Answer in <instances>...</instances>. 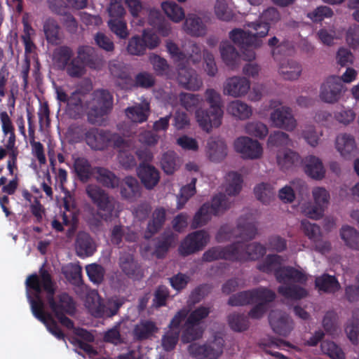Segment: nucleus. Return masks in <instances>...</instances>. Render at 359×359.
<instances>
[{
  "instance_id": "64",
  "label": "nucleus",
  "mask_w": 359,
  "mask_h": 359,
  "mask_svg": "<svg viewBox=\"0 0 359 359\" xmlns=\"http://www.w3.org/2000/svg\"><path fill=\"white\" fill-rule=\"evenodd\" d=\"M247 133L250 135L264 138L268 134V128L266 126L261 122L248 123L245 126Z\"/></svg>"
},
{
  "instance_id": "61",
  "label": "nucleus",
  "mask_w": 359,
  "mask_h": 359,
  "mask_svg": "<svg viewBox=\"0 0 359 359\" xmlns=\"http://www.w3.org/2000/svg\"><path fill=\"white\" fill-rule=\"evenodd\" d=\"M321 348L332 359H344V353L342 349L333 341H323Z\"/></svg>"
},
{
  "instance_id": "63",
  "label": "nucleus",
  "mask_w": 359,
  "mask_h": 359,
  "mask_svg": "<svg viewBox=\"0 0 359 359\" xmlns=\"http://www.w3.org/2000/svg\"><path fill=\"white\" fill-rule=\"evenodd\" d=\"M301 226L304 234L311 241H316L321 237L320 226L316 224L309 222L307 219L301 222Z\"/></svg>"
},
{
  "instance_id": "38",
  "label": "nucleus",
  "mask_w": 359,
  "mask_h": 359,
  "mask_svg": "<svg viewBox=\"0 0 359 359\" xmlns=\"http://www.w3.org/2000/svg\"><path fill=\"white\" fill-rule=\"evenodd\" d=\"M0 121L1 123V128L4 135H9L8 140L6 144L7 149H12L15 146V128L10 116L6 111L0 113Z\"/></svg>"
},
{
  "instance_id": "50",
  "label": "nucleus",
  "mask_w": 359,
  "mask_h": 359,
  "mask_svg": "<svg viewBox=\"0 0 359 359\" xmlns=\"http://www.w3.org/2000/svg\"><path fill=\"white\" fill-rule=\"evenodd\" d=\"M165 14L173 22H179L184 18L183 8L173 1H165L161 4Z\"/></svg>"
},
{
  "instance_id": "42",
  "label": "nucleus",
  "mask_w": 359,
  "mask_h": 359,
  "mask_svg": "<svg viewBox=\"0 0 359 359\" xmlns=\"http://www.w3.org/2000/svg\"><path fill=\"white\" fill-rule=\"evenodd\" d=\"M60 27L57 21L53 18H48L43 25V31L48 43L57 44L60 41Z\"/></svg>"
},
{
  "instance_id": "45",
  "label": "nucleus",
  "mask_w": 359,
  "mask_h": 359,
  "mask_svg": "<svg viewBox=\"0 0 359 359\" xmlns=\"http://www.w3.org/2000/svg\"><path fill=\"white\" fill-rule=\"evenodd\" d=\"M156 324L150 320H144L136 325L133 333L136 339L142 341L149 339L157 331Z\"/></svg>"
},
{
  "instance_id": "18",
  "label": "nucleus",
  "mask_w": 359,
  "mask_h": 359,
  "mask_svg": "<svg viewBox=\"0 0 359 359\" xmlns=\"http://www.w3.org/2000/svg\"><path fill=\"white\" fill-rule=\"evenodd\" d=\"M119 266L122 272L129 278L140 280L144 276V270L140 264L129 253H123L119 257Z\"/></svg>"
},
{
  "instance_id": "14",
  "label": "nucleus",
  "mask_w": 359,
  "mask_h": 359,
  "mask_svg": "<svg viewBox=\"0 0 359 359\" xmlns=\"http://www.w3.org/2000/svg\"><path fill=\"white\" fill-rule=\"evenodd\" d=\"M236 248V262H243L248 260H256L263 257L266 253V248L259 243H246L243 241L233 243Z\"/></svg>"
},
{
  "instance_id": "28",
  "label": "nucleus",
  "mask_w": 359,
  "mask_h": 359,
  "mask_svg": "<svg viewBox=\"0 0 359 359\" xmlns=\"http://www.w3.org/2000/svg\"><path fill=\"white\" fill-rule=\"evenodd\" d=\"M276 280L283 283L286 280H292L299 284H306L308 277L303 271L292 266H283L278 268L275 271Z\"/></svg>"
},
{
  "instance_id": "36",
  "label": "nucleus",
  "mask_w": 359,
  "mask_h": 359,
  "mask_svg": "<svg viewBox=\"0 0 359 359\" xmlns=\"http://www.w3.org/2000/svg\"><path fill=\"white\" fill-rule=\"evenodd\" d=\"M156 241L154 255L158 259H163L175 242V234L171 231H165L156 238Z\"/></svg>"
},
{
  "instance_id": "6",
  "label": "nucleus",
  "mask_w": 359,
  "mask_h": 359,
  "mask_svg": "<svg viewBox=\"0 0 359 359\" xmlns=\"http://www.w3.org/2000/svg\"><path fill=\"white\" fill-rule=\"evenodd\" d=\"M86 193L92 203L96 206L98 215L104 220L110 219L114 212L116 201L109 193L95 184H88Z\"/></svg>"
},
{
  "instance_id": "8",
  "label": "nucleus",
  "mask_w": 359,
  "mask_h": 359,
  "mask_svg": "<svg viewBox=\"0 0 359 359\" xmlns=\"http://www.w3.org/2000/svg\"><path fill=\"white\" fill-rule=\"evenodd\" d=\"M248 26L252 28L255 32L244 31L241 29H234L229 33V38L233 43L242 45L261 46L262 39L268 34L270 25L268 22L262 20L250 22Z\"/></svg>"
},
{
  "instance_id": "15",
  "label": "nucleus",
  "mask_w": 359,
  "mask_h": 359,
  "mask_svg": "<svg viewBox=\"0 0 359 359\" xmlns=\"http://www.w3.org/2000/svg\"><path fill=\"white\" fill-rule=\"evenodd\" d=\"M224 344L221 341H214L210 344L199 345L194 343L188 350L192 356L200 359H217L223 353Z\"/></svg>"
},
{
  "instance_id": "52",
  "label": "nucleus",
  "mask_w": 359,
  "mask_h": 359,
  "mask_svg": "<svg viewBox=\"0 0 359 359\" xmlns=\"http://www.w3.org/2000/svg\"><path fill=\"white\" fill-rule=\"evenodd\" d=\"M73 56V51L71 48L67 46H62L55 49L53 52V60L62 69H65Z\"/></svg>"
},
{
  "instance_id": "1",
  "label": "nucleus",
  "mask_w": 359,
  "mask_h": 359,
  "mask_svg": "<svg viewBox=\"0 0 359 359\" xmlns=\"http://www.w3.org/2000/svg\"><path fill=\"white\" fill-rule=\"evenodd\" d=\"M205 100L210 104L208 109L198 108L203 98L199 95L190 93H181L179 95L180 104L188 111H196V118L199 126L207 133L213 127L218 128L222 124L223 110L222 97L219 93L212 88L207 89Z\"/></svg>"
},
{
  "instance_id": "62",
  "label": "nucleus",
  "mask_w": 359,
  "mask_h": 359,
  "mask_svg": "<svg viewBox=\"0 0 359 359\" xmlns=\"http://www.w3.org/2000/svg\"><path fill=\"white\" fill-rule=\"evenodd\" d=\"M180 330H169L162 337L161 344L166 351H172L179 340Z\"/></svg>"
},
{
  "instance_id": "58",
  "label": "nucleus",
  "mask_w": 359,
  "mask_h": 359,
  "mask_svg": "<svg viewBox=\"0 0 359 359\" xmlns=\"http://www.w3.org/2000/svg\"><path fill=\"white\" fill-rule=\"evenodd\" d=\"M65 69L72 78H81L86 73L85 66L78 56L71 60Z\"/></svg>"
},
{
  "instance_id": "35",
  "label": "nucleus",
  "mask_w": 359,
  "mask_h": 359,
  "mask_svg": "<svg viewBox=\"0 0 359 359\" xmlns=\"http://www.w3.org/2000/svg\"><path fill=\"white\" fill-rule=\"evenodd\" d=\"M304 171L310 177L321 180L325 176V169L320 159L315 156H306L304 160Z\"/></svg>"
},
{
  "instance_id": "25",
  "label": "nucleus",
  "mask_w": 359,
  "mask_h": 359,
  "mask_svg": "<svg viewBox=\"0 0 359 359\" xmlns=\"http://www.w3.org/2000/svg\"><path fill=\"white\" fill-rule=\"evenodd\" d=\"M96 250V243L89 233L84 231L78 233L75 241V250L78 257L83 259L90 257Z\"/></svg>"
},
{
  "instance_id": "40",
  "label": "nucleus",
  "mask_w": 359,
  "mask_h": 359,
  "mask_svg": "<svg viewBox=\"0 0 359 359\" xmlns=\"http://www.w3.org/2000/svg\"><path fill=\"white\" fill-rule=\"evenodd\" d=\"M226 110L229 114L241 120L249 118L252 114L251 107L240 100L231 102Z\"/></svg>"
},
{
  "instance_id": "27",
  "label": "nucleus",
  "mask_w": 359,
  "mask_h": 359,
  "mask_svg": "<svg viewBox=\"0 0 359 359\" xmlns=\"http://www.w3.org/2000/svg\"><path fill=\"white\" fill-rule=\"evenodd\" d=\"M120 194L123 199L134 201L141 196V186L135 177L128 176L120 180Z\"/></svg>"
},
{
  "instance_id": "21",
  "label": "nucleus",
  "mask_w": 359,
  "mask_h": 359,
  "mask_svg": "<svg viewBox=\"0 0 359 359\" xmlns=\"http://www.w3.org/2000/svg\"><path fill=\"white\" fill-rule=\"evenodd\" d=\"M272 123L277 128H283L288 131L293 130L296 126L292 110L290 107H282L275 109L270 116Z\"/></svg>"
},
{
  "instance_id": "55",
  "label": "nucleus",
  "mask_w": 359,
  "mask_h": 359,
  "mask_svg": "<svg viewBox=\"0 0 359 359\" xmlns=\"http://www.w3.org/2000/svg\"><path fill=\"white\" fill-rule=\"evenodd\" d=\"M227 180L229 184L226 187V193L229 196H236L238 194L242 188L243 178L241 174L236 172H229Z\"/></svg>"
},
{
  "instance_id": "53",
  "label": "nucleus",
  "mask_w": 359,
  "mask_h": 359,
  "mask_svg": "<svg viewBox=\"0 0 359 359\" xmlns=\"http://www.w3.org/2000/svg\"><path fill=\"white\" fill-rule=\"evenodd\" d=\"M257 198L264 204H268L275 196L274 189L269 183L262 182L254 189Z\"/></svg>"
},
{
  "instance_id": "17",
  "label": "nucleus",
  "mask_w": 359,
  "mask_h": 359,
  "mask_svg": "<svg viewBox=\"0 0 359 359\" xmlns=\"http://www.w3.org/2000/svg\"><path fill=\"white\" fill-rule=\"evenodd\" d=\"M234 147L237 152L242 154L243 158L256 159L261 156L262 147L257 140L248 137H241L234 142Z\"/></svg>"
},
{
  "instance_id": "31",
  "label": "nucleus",
  "mask_w": 359,
  "mask_h": 359,
  "mask_svg": "<svg viewBox=\"0 0 359 359\" xmlns=\"http://www.w3.org/2000/svg\"><path fill=\"white\" fill-rule=\"evenodd\" d=\"M166 219V210L163 207L156 208L152 213L151 218L147 224L144 233L146 239L151 238L157 233L163 226Z\"/></svg>"
},
{
  "instance_id": "47",
  "label": "nucleus",
  "mask_w": 359,
  "mask_h": 359,
  "mask_svg": "<svg viewBox=\"0 0 359 359\" xmlns=\"http://www.w3.org/2000/svg\"><path fill=\"white\" fill-rule=\"evenodd\" d=\"M300 160L299 155L290 149L278 152L277 154V163L283 170H287L296 165Z\"/></svg>"
},
{
  "instance_id": "41",
  "label": "nucleus",
  "mask_w": 359,
  "mask_h": 359,
  "mask_svg": "<svg viewBox=\"0 0 359 359\" xmlns=\"http://www.w3.org/2000/svg\"><path fill=\"white\" fill-rule=\"evenodd\" d=\"M149 105L148 103L145 104H137L129 107L126 109V115L133 122L143 123L146 121L149 116Z\"/></svg>"
},
{
  "instance_id": "11",
  "label": "nucleus",
  "mask_w": 359,
  "mask_h": 359,
  "mask_svg": "<svg viewBox=\"0 0 359 359\" xmlns=\"http://www.w3.org/2000/svg\"><path fill=\"white\" fill-rule=\"evenodd\" d=\"M275 298L276 294L273 291L265 287H258L233 294L229 297L228 304L232 306H244L256 303L257 300L273 302Z\"/></svg>"
},
{
  "instance_id": "51",
  "label": "nucleus",
  "mask_w": 359,
  "mask_h": 359,
  "mask_svg": "<svg viewBox=\"0 0 359 359\" xmlns=\"http://www.w3.org/2000/svg\"><path fill=\"white\" fill-rule=\"evenodd\" d=\"M281 257L278 255H268L265 259L257 264V269L266 273H274L276 270L281 267Z\"/></svg>"
},
{
  "instance_id": "5",
  "label": "nucleus",
  "mask_w": 359,
  "mask_h": 359,
  "mask_svg": "<svg viewBox=\"0 0 359 359\" xmlns=\"http://www.w3.org/2000/svg\"><path fill=\"white\" fill-rule=\"evenodd\" d=\"M114 97L105 89H97L93 93V99L86 113L88 121L91 124L99 123L113 109Z\"/></svg>"
},
{
  "instance_id": "9",
  "label": "nucleus",
  "mask_w": 359,
  "mask_h": 359,
  "mask_svg": "<svg viewBox=\"0 0 359 359\" xmlns=\"http://www.w3.org/2000/svg\"><path fill=\"white\" fill-rule=\"evenodd\" d=\"M109 70L114 77L122 81L123 88L140 87L142 88H149L153 87L155 84L154 76L146 72L138 73L135 76V80H133L129 73L123 70L120 65H111L109 67Z\"/></svg>"
},
{
  "instance_id": "54",
  "label": "nucleus",
  "mask_w": 359,
  "mask_h": 359,
  "mask_svg": "<svg viewBox=\"0 0 359 359\" xmlns=\"http://www.w3.org/2000/svg\"><path fill=\"white\" fill-rule=\"evenodd\" d=\"M177 156L175 151H168L164 153L161 159V165L163 170L167 175H172L177 168Z\"/></svg>"
},
{
  "instance_id": "19",
  "label": "nucleus",
  "mask_w": 359,
  "mask_h": 359,
  "mask_svg": "<svg viewBox=\"0 0 359 359\" xmlns=\"http://www.w3.org/2000/svg\"><path fill=\"white\" fill-rule=\"evenodd\" d=\"M236 248L233 243L225 247L215 246L205 251L202 259L206 262H212L219 259L236 262L238 259V257H236Z\"/></svg>"
},
{
  "instance_id": "37",
  "label": "nucleus",
  "mask_w": 359,
  "mask_h": 359,
  "mask_svg": "<svg viewBox=\"0 0 359 359\" xmlns=\"http://www.w3.org/2000/svg\"><path fill=\"white\" fill-rule=\"evenodd\" d=\"M219 50L223 62L231 69H235L240 60V55L236 48L229 41L220 44Z\"/></svg>"
},
{
  "instance_id": "13",
  "label": "nucleus",
  "mask_w": 359,
  "mask_h": 359,
  "mask_svg": "<svg viewBox=\"0 0 359 359\" xmlns=\"http://www.w3.org/2000/svg\"><path fill=\"white\" fill-rule=\"evenodd\" d=\"M112 138L110 131L97 128H90L84 133L86 143L96 151H102L111 146Z\"/></svg>"
},
{
  "instance_id": "46",
  "label": "nucleus",
  "mask_w": 359,
  "mask_h": 359,
  "mask_svg": "<svg viewBox=\"0 0 359 359\" xmlns=\"http://www.w3.org/2000/svg\"><path fill=\"white\" fill-rule=\"evenodd\" d=\"M340 236L345 244L353 250H359V232L348 225L343 226Z\"/></svg>"
},
{
  "instance_id": "39",
  "label": "nucleus",
  "mask_w": 359,
  "mask_h": 359,
  "mask_svg": "<svg viewBox=\"0 0 359 359\" xmlns=\"http://www.w3.org/2000/svg\"><path fill=\"white\" fill-rule=\"evenodd\" d=\"M315 285L319 290L328 293L335 292L340 287L337 279L327 273L316 277Z\"/></svg>"
},
{
  "instance_id": "33",
  "label": "nucleus",
  "mask_w": 359,
  "mask_h": 359,
  "mask_svg": "<svg viewBox=\"0 0 359 359\" xmlns=\"http://www.w3.org/2000/svg\"><path fill=\"white\" fill-rule=\"evenodd\" d=\"M74 170L78 180L83 183L88 182L94 176V167H92L89 161L84 157L74 159Z\"/></svg>"
},
{
  "instance_id": "22",
  "label": "nucleus",
  "mask_w": 359,
  "mask_h": 359,
  "mask_svg": "<svg viewBox=\"0 0 359 359\" xmlns=\"http://www.w3.org/2000/svg\"><path fill=\"white\" fill-rule=\"evenodd\" d=\"M78 58L84 66L90 69H99L104 63L103 56L95 48L90 46H79L77 51Z\"/></svg>"
},
{
  "instance_id": "26",
  "label": "nucleus",
  "mask_w": 359,
  "mask_h": 359,
  "mask_svg": "<svg viewBox=\"0 0 359 359\" xmlns=\"http://www.w3.org/2000/svg\"><path fill=\"white\" fill-rule=\"evenodd\" d=\"M137 172L142 184L147 189H152L159 182L160 175L158 170L145 162L139 165Z\"/></svg>"
},
{
  "instance_id": "59",
  "label": "nucleus",
  "mask_w": 359,
  "mask_h": 359,
  "mask_svg": "<svg viewBox=\"0 0 359 359\" xmlns=\"http://www.w3.org/2000/svg\"><path fill=\"white\" fill-rule=\"evenodd\" d=\"M147 50L145 43L140 36H133L128 41L127 50L130 55H142Z\"/></svg>"
},
{
  "instance_id": "34",
  "label": "nucleus",
  "mask_w": 359,
  "mask_h": 359,
  "mask_svg": "<svg viewBox=\"0 0 359 359\" xmlns=\"http://www.w3.org/2000/svg\"><path fill=\"white\" fill-rule=\"evenodd\" d=\"M335 144L337 150L344 158H348L357 149L355 138L347 133L337 135Z\"/></svg>"
},
{
  "instance_id": "29",
  "label": "nucleus",
  "mask_w": 359,
  "mask_h": 359,
  "mask_svg": "<svg viewBox=\"0 0 359 359\" xmlns=\"http://www.w3.org/2000/svg\"><path fill=\"white\" fill-rule=\"evenodd\" d=\"M93 178L97 183L107 189L118 188L120 184V178L114 172L104 167H94Z\"/></svg>"
},
{
  "instance_id": "10",
  "label": "nucleus",
  "mask_w": 359,
  "mask_h": 359,
  "mask_svg": "<svg viewBox=\"0 0 359 359\" xmlns=\"http://www.w3.org/2000/svg\"><path fill=\"white\" fill-rule=\"evenodd\" d=\"M210 313V308L201 306L189 315L186 323L185 329L182 335V341L183 343H189L200 339L203 335V330L196 327L201 322L206 318Z\"/></svg>"
},
{
  "instance_id": "48",
  "label": "nucleus",
  "mask_w": 359,
  "mask_h": 359,
  "mask_svg": "<svg viewBox=\"0 0 359 359\" xmlns=\"http://www.w3.org/2000/svg\"><path fill=\"white\" fill-rule=\"evenodd\" d=\"M85 93L81 89H76L71 93L67 103V109L74 112V116L79 115L83 111Z\"/></svg>"
},
{
  "instance_id": "56",
  "label": "nucleus",
  "mask_w": 359,
  "mask_h": 359,
  "mask_svg": "<svg viewBox=\"0 0 359 359\" xmlns=\"http://www.w3.org/2000/svg\"><path fill=\"white\" fill-rule=\"evenodd\" d=\"M149 22L151 25L156 28L163 36L169 34L170 28L165 23L164 18L158 11H150Z\"/></svg>"
},
{
  "instance_id": "16",
  "label": "nucleus",
  "mask_w": 359,
  "mask_h": 359,
  "mask_svg": "<svg viewBox=\"0 0 359 359\" xmlns=\"http://www.w3.org/2000/svg\"><path fill=\"white\" fill-rule=\"evenodd\" d=\"M342 88L339 76H330L320 86V98L325 102L334 103L339 99Z\"/></svg>"
},
{
  "instance_id": "24",
  "label": "nucleus",
  "mask_w": 359,
  "mask_h": 359,
  "mask_svg": "<svg viewBox=\"0 0 359 359\" xmlns=\"http://www.w3.org/2000/svg\"><path fill=\"white\" fill-rule=\"evenodd\" d=\"M250 88V81L243 76L229 78L224 84V93L234 97H238L248 93Z\"/></svg>"
},
{
  "instance_id": "12",
  "label": "nucleus",
  "mask_w": 359,
  "mask_h": 359,
  "mask_svg": "<svg viewBox=\"0 0 359 359\" xmlns=\"http://www.w3.org/2000/svg\"><path fill=\"white\" fill-rule=\"evenodd\" d=\"M210 235L205 230L189 233L179 246V252L186 257L202 250L209 243Z\"/></svg>"
},
{
  "instance_id": "32",
  "label": "nucleus",
  "mask_w": 359,
  "mask_h": 359,
  "mask_svg": "<svg viewBox=\"0 0 359 359\" xmlns=\"http://www.w3.org/2000/svg\"><path fill=\"white\" fill-rule=\"evenodd\" d=\"M185 32L192 36H203L207 32V27L202 19L196 14H189L184 24Z\"/></svg>"
},
{
  "instance_id": "3",
  "label": "nucleus",
  "mask_w": 359,
  "mask_h": 359,
  "mask_svg": "<svg viewBox=\"0 0 359 359\" xmlns=\"http://www.w3.org/2000/svg\"><path fill=\"white\" fill-rule=\"evenodd\" d=\"M39 277L41 290L43 289L46 292V301L48 306L54 316L67 313L69 316H74L76 307L74 299L67 292H61L56 296L55 287L49 272L41 268Z\"/></svg>"
},
{
  "instance_id": "7",
  "label": "nucleus",
  "mask_w": 359,
  "mask_h": 359,
  "mask_svg": "<svg viewBox=\"0 0 359 359\" xmlns=\"http://www.w3.org/2000/svg\"><path fill=\"white\" fill-rule=\"evenodd\" d=\"M230 204L224 194L219 193L212 199L211 204L205 203L201 205L194 216L191 228L197 229L205 225L212 217V215H217L229 208Z\"/></svg>"
},
{
  "instance_id": "57",
  "label": "nucleus",
  "mask_w": 359,
  "mask_h": 359,
  "mask_svg": "<svg viewBox=\"0 0 359 359\" xmlns=\"http://www.w3.org/2000/svg\"><path fill=\"white\" fill-rule=\"evenodd\" d=\"M111 31L118 38L125 39L129 36L126 22L123 19L112 18L108 21Z\"/></svg>"
},
{
  "instance_id": "30",
  "label": "nucleus",
  "mask_w": 359,
  "mask_h": 359,
  "mask_svg": "<svg viewBox=\"0 0 359 359\" xmlns=\"http://www.w3.org/2000/svg\"><path fill=\"white\" fill-rule=\"evenodd\" d=\"M206 155L212 162L222 161L227 155L225 142L219 138H210L206 146Z\"/></svg>"
},
{
  "instance_id": "60",
  "label": "nucleus",
  "mask_w": 359,
  "mask_h": 359,
  "mask_svg": "<svg viewBox=\"0 0 359 359\" xmlns=\"http://www.w3.org/2000/svg\"><path fill=\"white\" fill-rule=\"evenodd\" d=\"M215 13L218 19L223 21H231L233 18V13L228 8L225 0H217L215 5Z\"/></svg>"
},
{
  "instance_id": "49",
  "label": "nucleus",
  "mask_w": 359,
  "mask_h": 359,
  "mask_svg": "<svg viewBox=\"0 0 359 359\" xmlns=\"http://www.w3.org/2000/svg\"><path fill=\"white\" fill-rule=\"evenodd\" d=\"M227 320L230 328L237 332L247 330L250 325L248 316L243 313H231L228 316Z\"/></svg>"
},
{
  "instance_id": "23",
  "label": "nucleus",
  "mask_w": 359,
  "mask_h": 359,
  "mask_svg": "<svg viewBox=\"0 0 359 359\" xmlns=\"http://www.w3.org/2000/svg\"><path fill=\"white\" fill-rule=\"evenodd\" d=\"M269 321L273 330L283 337H287L293 329L292 320L285 313L271 312L269 316Z\"/></svg>"
},
{
  "instance_id": "43",
  "label": "nucleus",
  "mask_w": 359,
  "mask_h": 359,
  "mask_svg": "<svg viewBox=\"0 0 359 359\" xmlns=\"http://www.w3.org/2000/svg\"><path fill=\"white\" fill-rule=\"evenodd\" d=\"M302 72L301 65L293 60L282 63L279 67V73L284 79L295 80L299 78Z\"/></svg>"
},
{
  "instance_id": "20",
  "label": "nucleus",
  "mask_w": 359,
  "mask_h": 359,
  "mask_svg": "<svg viewBox=\"0 0 359 359\" xmlns=\"http://www.w3.org/2000/svg\"><path fill=\"white\" fill-rule=\"evenodd\" d=\"M177 81L180 86L191 90H198L203 85V81L196 72L183 65L178 67Z\"/></svg>"
},
{
  "instance_id": "44",
  "label": "nucleus",
  "mask_w": 359,
  "mask_h": 359,
  "mask_svg": "<svg viewBox=\"0 0 359 359\" xmlns=\"http://www.w3.org/2000/svg\"><path fill=\"white\" fill-rule=\"evenodd\" d=\"M278 292L287 299L299 300L306 297L307 290L297 285H280L278 288Z\"/></svg>"
},
{
  "instance_id": "4",
  "label": "nucleus",
  "mask_w": 359,
  "mask_h": 359,
  "mask_svg": "<svg viewBox=\"0 0 359 359\" xmlns=\"http://www.w3.org/2000/svg\"><path fill=\"white\" fill-rule=\"evenodd\" d=\"M239 235L234 234L233 228L228 224L222 225L219 229L215 239L219 243L231 240L234 237H241L245 240H252L257 233L256 222L252 214H247L239 217L237 222Z\"/></svg>"
},
{
  "instance_id": "2",
  "label": "nucleus",
  "mask_w": 359,
  "mask_h": 359,
  "mask_svg": "<svg viewBox=\"0 0 359 359\" xmlns=\"http://www.w3.org/2000/svg\"><path fill=\"white\" fill-rule=\"evenodd\" d=\"M26 294L34 316L42 322L48 330L60 340H65V335L52 315L44 311V302L41 296V287L36 273L29 275L26 280Z\"/></svg>"
}]
</instances>
